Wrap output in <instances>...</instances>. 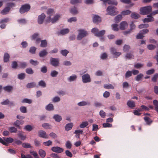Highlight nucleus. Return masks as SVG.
Wrapping results in <instances>:
<instances>
[{
	"mask_svg": "<svg viewBox=\"0 0 158 158\" xmlns=\"http://www.w3.org/2000/svg\"><path fill=\"white\" fill-rule=\"evenodd\" d=\"M116 8L112 6H108L106 9L107 13L106 14L111 15H115L117 14L118 12L116 11Z\"/></svg>",
	"mask_w": 158,
	"mask_h": 158,
	"instance_id": "f257e3e1",
	"label": "nucleus"
},
{
	"mask_svg": "<svg viewBox=\"0 0 158 158\" xmlns=\"http://www.w3.org/2000/svg\"><path fill=\"white\" fill-rule=\"evenodd\" d=\"M140 13L141 14L147 15L150 13L152 11V7L151 6H148L140 8Z\"/></svg>",
	"mask_w": 158,
	"mask_h": 158,
	"instance_id": "f03ea898",
	"label": "nucleus"
},
{
	"mask_svg": "<svg viewBox=\"0 0 158 158\" xmlns=\"http://www.w3.org/2000/svg\"><path fill=\"white\" fill-rule=\"evenodd\" d=\"M91 32L94 34L95 36L98 37L103 36L106 32L105 31L103 30L99 31L98 29L96 28H94L92 29Z\"/></svg>",
	"mask_w": 158,
	"mask_h": 158,
	"instance_id": "7ed1b4c3",
	"label": "nucleus"
},
{
	"mask_svg": "<svg viewBox=\"0 0 158 158\" xmlns=\"http://www.w3.org/2000/svg\"><path fill=\"white\" fill-rule=\"evenodd\" d=\"M78 31L79 32L78 34L77 37V39L78 40H81L83 38L85 37L88 34L87 31L83 30H78Z\"/></svg>",
	"mask_w": 158,
	"mask_h": 158,
	"instance_id": "20e7f679",
	"label": "nucleus"
},
{
	"mask_svg": "<svg viewBox=\"0 0 158 158\" xmlns=\"http://www.w3.org/2000/svg\"><path fill=\"white\" fill-rule=\"evenodd\" d=\"M60 16V15L56 14L52 18L50 17H48L46 21L47 22L54 23L59 19Z\"/></svg>",
	"mask_w": 158,
	"mask_h": 158,
	"instance_id": "39448f33",
	"label": "nucleus"
},
{
	"mask_svg": "<svg viewBox=\"0 0 158 158\" xmlns=\"http://www.w3.org/2000/svg\"><path fill=\"white\" fill-rule=\"evenodd\" d=\"M30 9V6L28 4H26L22 6L20 9L19 12L21 14H23L28 11Z\"/></svg>",
	"mask_w": 158,
	"mask_h": 158,
	"instance_id": "423d86ee",
	"label": "nucleus"
},
{
	"mask_svg": "<svg viewBox=\"0 0 158 158\" xmlns=\"http://www.w3.org/2000/svg\"><path fill=\"white\" fill-rule=\"evenodd\" d=\"M59 60L58 58H54L51 57L50 59V64L54 67L59 66Z\"/></svg>",
	"mask_w": 158,
	"mask_h": 158,
	"instance_id": "0eeeda50",
	"label": "nucleus"
},
{
	"mask_svg": "<svg viewBox=\"0 0 158 158\" xmlns=\"http://www.w3.org/2000/svg\"><path fill=\"white\" fill-rule=\"evenodd\" d=\"M82 82L84 83L89 82L91 81L90 75L87 74H84L82 76Z\"/></svg>",
	"mask_w": 158,
	"mask_h": 158,
	"instance_id": "6e6552de",
	"label": "nucleus"
},
{
	"mask_svg": "<svg viewBox=\"0 0 158 158\" xmlns=\"http://www.w3.org/2000/svg\"><path fill=\"white\" fill-rule=\"evenodd\" d=\"M51 150L53 152L58 153H61L64 150L62 148L58 146L52 147Z\"/></svg>",
	"mask_w": 158,
	"mask_h": 158,
	"instance_id": "1a4fd4ad",
	"label": "nucleus"
},
{
	"mask_svg": "<svg viewBox=\"0 0 158 158\" xmlns=\"http://www.w3.org/2000/svg\"><path fill=\"white\" fill-rule=\"evenodd\" d=\"M128 26V23L127 22L123 21L120 24L119 28L122 30H124L127 28Z\"/></svg>",
	"mask_w": 158,
	"mask_h": 158,
	"instance_id": "9d476101",
	"label": "nucleus"
},
{
	"mask_svg": "<svg viewBox=\"0 0 158 158\" xmlns=\"http://www.w3.org/2000/svg\"><path fill=\"white\" fill-rule=\"evenodd\" d=\"M46 15L43 13L41 15L39 16L38 19V22L39 24H42L43 21L45 18Z\"/></svg>",
	"mask_w": 158,
	"mask_h": 158,
	"instance_id": "9b49d317",
	"label": "nucleus"
},
{
	"mask_svg": "<svg viewBox=\"0 0 158 158\" xmlns=\"http://www.w3.org/2000/svg\"><path fill=\"white\" fill-rule=\"evenodd\" d=\"M24 122L22 120H17L14 122L13 125L17 127L20 129V125H22L23 124Z\"/></svg>",
	"mask_w": 158,
	"mask_h": 158,
	"instance_id": "f8f14e48",
	"label": "nucleus"
},
{
	"mask_svg": "<svg viewBox=\"0 0 158 158\" xmlns=\"http://www.w3.org/2000/svg\"><path fill=\"white\" fill-rule=\"evenodd\" d=\"M151 15H148L147 17L145 18L143 20L144 23H148L152 22L154 21V18Z\"/></svg>",
	"mask_w": 158,
	"mask_h": 158,
	"instance_id": "ddd939ff",
	"label": "nucleus"
},
{
	"mask_svg": "<svg viewBox=\"0 0 158 158\" xmlns=\"http://www.w3.org/2000/svg\"><path fill=\"white\" fill-rule=\"evenodd\" d=\"M38 135L40 137L45 138H48V136L46 135V132L42 130H40L39 131Z\"/></svg>",
	"mask_w": 158,
	"mask_h": 158,
	"instance_id": "4468645a",
	"label": "nucleus"
},
{
	"mask_svg": "<svg viewBox=\"0 0 158 158\" xmlns=\"http://www.w3.org/2000/svg\"><path fill=\"white\" fill-rule=\"evenodd\" d=\"M93 21L94 23H98L101 22V20L100 17L98 15H94Z\"/></svg>",
	"mask_w": 158,
	"mask_h": 158,
	"instance_id": "2eb2a0df",
	"label": "nucleus"
},
{
	"mask_svg": "<svg viewBox=\"0 0 158 158\" xmlns=\"http://www.w3.org/2000/svg\"><path fill=\"white\" fill-rule=\"evenodd\" d=\"M3 89L5 91H6L8 92H10L13 90V87L12 86L7 85L3 87Z\"/></svg>",
	"mask_w": 158,
	"mask_h": 158,
	"instance_id": "dca6fc26",
	"label": "nucleus"
},
{
	"mask_svg": "<svg viewBox=\"0 0 158 158\" xmlns=\"http://www.w3.org/2000/svg\"><path fill=\"white\" fill-rule=\"evenodd\" d=\"M54 13L55 11L54 10L51 8L48 9L47 12V14L48 15V17H50V18H51V16H52Z\"/></svg>",
	"mask_w": 158,
	"mask_h": 158,
	"instance_id": "f3484780",
	"label": "nucleus"
},
{
	"mask_svg": "<svg viewBox=\"0 0 158 158\" xmlns=\"http://www.w3.org/2000/svg\"><path fill=\"white\" fill-rule=\"evenodd\" d=\"M90 102H86L85 101H82L78 103L77 105L79 106H83L87 105H90Z\"/></svg>",
	"mask_w": 158,
	"mask_h": 158,
	"instance_id": "a211bd4d",
	"label": "nucleus"
},
{
	"mask_svg": "<svg viewBox=\"0 0 158 158\" xmlns=\"http://www.w3.org/2000/svg\"><path fill=\"white\" fill-rule=\"evenodd\" d=\"M73 126V124L72 123H70L66 124L65 127V130L68 131L70 130Z\"/></svg>",
	"mask_w": 158,
	"mask_h": 158,
	"instance_id": "6ab92c4d",
	"label": "nucleus"
},
{
	"mask_svg": "<svg viewBox=\"0 0 158 158\" xmlns=\"http://www.w3.org/2000/svg\"><path fill=\"white\" fill-rule=\"evenodd\" d=\"M10 10V8L9 7H6L1 11V13L3 15L7 14Z\"/></svg>",
	"mask_w": 158,
	"mask_h": 158,
	"instance_id": "aec40b11",
	"label": "nucleus"
},
{
	"mask_svg": "<svg viewBox=\"0 0 158 158\" xmlns=\"http://www.w3.org/2000/svg\"><path fill=\"white\" fill-rule=\"evenodd\" d=\"M40 46L42 48H45L47 46V42L46 40H41Z\"/></svg>",
	"mask_w": 158,
	"mask_h": 158,
	"instance_id": "412c9836",
	"label": "nucleus"
},
{
	"mask_svg": "<svg viewBox=\"0 0 158 158\" xmlns=\"http://www.w3.org/2000/svg\"><path fill=\"white\" fill-rule=\"evenodd\" d=\"M122 19V16L121 15H117L114 18L115 22L118 23Z\"/></svg>",
	"mask_w": 158,
	"mask_h": 158,
	"instance_id": "4be33fe9",
	"label": "nucleus"
},
{
	"mask_svg": "<svg viewBox=\"0 0 158 158\" xmlns=\"http://www.w3.org/2000/svg\"><path fill=\"white\" fill-rule=\"evenodd\" d=\"M53 118L55 119L56 121L58 122H60L62 119L61 117L58 114H55L54 115Z\"/></svg>",
	"mask_w": 158,
	"mask_h": 158,
	"instance_id": "5701e85b",
	"label": "nucleus"
},
{
	"mask_svg": "<svg viewBox=\"0 0 158 158\" xmlns=\"http://www.w3.org/2000/svg\"><path fill=\"white\" fill-rule=\"evenodd\" d=\"M10 56L7 53H5L4 56V61L5 62H7L9 61Z\"/></svg>",
	"mask_w": 158,
	"mask_h": 158,
	"instance_id": "b1692460",
	"label": "nucleus"
},
{
	"mask_svg": "<svg viewBox=\"0 0 158 158\" xmlns=\"http://www.w3.org/2000/svg\"><path fill=\"white\" fill-rule=\"evenodd\" d=\"M39 153L40 156L42 158H44L46 156L45 152L42 149L39 150Z\"/></svg>",
	"mask_w": 158,
	"mask_h": 158,
	"instance_id": "393cba45",
	"label": "nucleus"
},
{
	"mask_svg": "<svg viewBox=\"0 0 158 158\" xmlns=\"http://www.w3.org/2000/svg\"><path fill=\"white\" fill-rule=\"evenodd\" d=\"M104 87L105 89H114V86L110 84H104Z\"/></svg>",
	"mask_w": 158,
	"mask_h": 158,
	"instance_id": "a878e982",
	"label": "nucleus"
},
{
	"mask_svg": "<svg viewBox=\"0 0 158 158\" xmlns=\"http://www.w3.org/2000/svg\"><path fill=\"white\" fill-rule=\"evenodd\" d=\"M48 52L46 50H44L39 52V55L40 57H42L46 56Z\"/></svg>",
	"mask_w": 158,
	"mask_h": 158,
	"instance_id": "bb28decb",
	"label": "nucleus"
},
{
	"mask_svg": "<svg viewBox=\"0 0 158 158\" xmlns=\"http://www.w3.org/2000/svg\"><path fill=\"white\" fill-rule=\"evenodd\" d=\"M144 119L146 124L148 125H150L152 122V121L150 118L148 117H144Z\"/></svg>",
	"mask_w": 158,
	"mask_h": 158,
	"instance_id": "cd10ccee",
	"label": "nucleus"
},
{
	"mask_svg": "<svg viewBox=\"0 0 158 158\" xmlns=\"http://www.w3.org/2000/svg\"><path fill=\"white\" fill-rule=\"evenodd\" d=\"M46 109L49 111L53 110L54 108L53 105L52 104H49L46 106Z\"/></svg>",
	"mask_w": 158,
	"mask_h": 158,
	"instance_id": "c85d7f7f",
	"label": "nucleus"
},
{
	"mask_svg": "<svg viewBox=\"0 0 158 158\" xmlns=\"http://www.w3.org/2000/svg\"><path fill=\"white\" fill-rule=\"evenodd\" d=\"M69 30L68 28L61 30L60 31V33L62 35H64L69 33Z\"/></svg>",
	"mask_w": 158,
	"mask_h": 158,
	"instance_id": "c756f323",
	"label": "nucleus"
},
{
	"mask_svg": "<svg viewBox=\"0 0 158 158\" xmlns=\"http://www.w3.org/2000/svg\"><path fill=\"white\" fill-rule=\"evenodd\" d=\"M35 83L34 82H32L28 83L26 85V87L28 88H31L35 87Z\"/></svg>",
	"mask_w": 158,
	"mask_h": 158,
	"instance_id": "7c9ffc66",
	"label": "nucleus"
},
{
	"mask_svg": "<svg viewBox=\"0 0 158 158\" xmlns=\"http://www.w3.org/2000/svg\"><path fill=\"white\" fill-rule=\"evenodd\" d=\"M153 104L154 106L155 110L158 113V101L155 100L153 101Z\"/></svg>",
	"mask_w": 158,
	"mask_h": 158,
	"instance_id": "2f4dec72",
	"label": "nucleus"
},
{
	"mask_svg": "<svg viewBox=\"0 0 158 158\" xmlns=\"http://www.w3.org/2000/svg\"><path fill=\"white\" fill-rule=\"evenodd\" d=\"M77 76L76 75L73 74V75L70 76L68 78V80L71 82L74 81L76 79Z\"/></svg>",
	"mask_w": 158,
	"mask_h": 158,
	"instance_id": "473e14b6",
	"label": "nucleus"
},
{
	"mask_svg": "<svg viewBox=\"0 0 158 158\" xmlns=\"http://www.w3.org/2000/svg\"><path fill=\"white\" fill-rule=\"evenodd\" d=\"M88 125V123L87 121L83 122L80 125L81 128H84Z\"/></svg>",
	"mask_w": 158,
	"mask_h": 158,
	"instance_id": "72a5a7b5",
	"label": "nucleus"
},
{
	"mask_svg": "<svg viewBox=\"0 0 158 158\" xmlns=\"http://www.w3.org/2000/svg\"><path fill=\"white\" fill-rule=\"evenodd\" d=\"M27 66V64L25 62H21L19 64V66L22 68H24Z\"/></svg>",
	"mask_w": 158,
	"mask_h": 158,
	"instance_id": "f704fd0d",
	"label": "nucleus"
},
{
	"mask_svg": "<svg viewBox=\"0 0 158 158\" xmlns=\"http://www.w3.org/2000/svg\"><path fill=\"white\" fill-rule=\"evenodd\" d=\"M22 103H27L28 104H31L32 101L31 100L29 99L28 98H24L23 100L22 101Z\"/></svg>",
	"mask_w": 158,
	"mask_h": 158,
	"instance_id": "c9c22d12",
	"label": "nucleus"
},
{
	"mask_svg": "<svg viewBox=\"0 0 158 158\" xmlns=\"http://www.w3.org/2000/svg\"><path fill=\"white\" fill-rule=\"evenodd\" d=\"M20 111L22 113H25L27 112V107L24 106H22L19 108Z\"/></svg>",
	"mask_w": 158,
	"mask_h": 158,
	"instance_id": "e433bc0d",
	"label": "nucleus"
},
{
	"mask_svg": "<svg viewBox=\"0 0 158 158\" xmlns=\"http://www.w3.org/2000/svg\"><path fill=\"white\" fill-rule=\"evenodd\" d=\"M131 16L133 19H137L140 16L138 14L134 13L131 14Z\"/></svg>",
	"mask_w": 158,
	"mask_h": 158,
	"instance_id": "4c0bfd02",
	"label": "nucleus"
},
{
	"mask_svg": "<svg viewBox=\"0 0 158 158\" xmlns=\"http://www.w3.org/2000/svg\"><path fill=\"white\" fill-rule=\"evenodd\" d=\"M38 85L42 87L43 88L46 87V84L45 82L42 80L40 81L38 83Z\"/></svg>",
	"mask_w": 158,
	"mask_h": 158,
	"instance_id": "58836bf2",
	"label": "nucleus"
},
{
	"mask_svg": "<svg viewBox=\"0 0 158 158\" xmlns=\"http://www.w3.org/2000/svg\"><path fill=\"white\" fill-rule=\"evenodd\" d=\"M25 77V74L24 73H22L19 74L18 76V78L20 80L23 79Z\"/></svg>",
	"mask_w": 158,
	"mask_h": 158,
	"instance_id": "ea45409f",
	"label": "nucleus"
},
{
	"mask_svg": "<svg viewBox=\"0 0 158 158\" xmlns=\"http://www.w3.org/2000/svg\"><path fill=\"white\" fill-rule=\"evenodd\" d=\"M26 72L27 73L30 74H32L34 73V72L31 68H27L26 69Z\"/></svg>",
	"mask_w": 158,
	"mask_h": 158,
	"instance_id": "a19ab883",
	"label": "nucleus"
},
{
	"mask_svg": "<svg viewBox=\"0 0 158 158\" xmlns=\"http://www.w3.org/2000/svg\"><path fill=\"white\" fill-rule=\"evenodd\" d=\"M108 4H112L117 6L118 4V2L115 0H109Z\"/></svg>",
	"mask_w": 158,
	"mask_h": 158,
	"instance_id": "79ce46f5",
	"label": "nucleus"
},
{
	"mask_svg": "<svg viewBox=\"0 0 158 158\" xmlns=\"http://www.w3.org/2000/svg\"><path fill=\"white\" fill-rule=\"evenodd\" d=\"M9 131L11 133H16L17 131V129L14 127H11L8 129Z\"/></svg>",
	"mask_w": 158,
	"mask_h": 158,
	"instance_id": "37998d69",
	"label": "nucleus"
},
{
	"mask_svg": "<svg viewBox=\"0 0 158 158\" xmlns=\"http://www.w3.org/2000/svg\"><path fill=\"white\" fill-rule=\"evenodd\" d=\"M23 147L25 148H31V146L30 144L29 143H24L22 144Z\"/></svg>",
	"mask_w": 158,
	"mask_h": 158,
	"instance_id": "c03bdc74",
	"label": "nucleus"
},
{
	"mask_svg": "<svg viewBox=\"0 0 158 158\" xmlns=\"http://www.w3.org/2000/svg\"><path fill=\"white\" fill-rule=\"evenodd\" d=\"M24 129L26 131H30L32 130V127L31 125H27L24 127Z\"/></svg>",
	"mask_w": 158,
	"mask_h": 158,
	"instance_id": "a18cd8bd",
	"label": "nucleus"
},
{
	"mask_svg": "<svg viewBox=\"0 0 158 158\" xmlns=\"http://www.w3.org/2000/svg\"><path fill=\"white\" fill-rule=\"evenodd\" d=\"M4 139L6 141V142L7 143H11L14 140L13 139L10 137L7 138H4Z\"/></svg>",
	"mask_w": 158,
	"mask_h": 158,
	"instance_id": "49530a36",
	"label": "nucleus"
},
{
	"mask_svg": "<svg viewBox=\"0 0 158 158\" xmlns=\"http://www.w3.org/2000/svg\"><path fill=\"white\" fill-rule=\"evenodd\" d=\"M29 62L30 64L34 66L37 65L39 64V62L36 60H34L32 59L30 60Z\"/></svg>",
	"mask_w": 158,
	"mask_h": 158,
	"instance_id": "de8ad7c7",
	"label": "nucleus"
},
{
	"mask_svg": "<svg viewBox=\"0 0 158 158\" xmlns=\"http://www.w3.org/2000/svg\"><path fill=\"white\" fill-rule=\"evenodd\" d=\"M50 125L48 123H44L42 124V126L46 129H49L50 128Z\"/></svg>",
	"mask_w": 158,
	"mask_h": 158,
	"instance_id": "09e8293b",
	"label": "nucleus"
},
{
	"mask_svg": "<svg viewBox=\"0 0 158 158\" xmlns=\"http://www.w3.org/2000/svg\"><path fill=\"white\" fill-rule=\"evenodd\" d=\"M36 48L34 47H31L29 49V52L32 54H35V52Z\"/></svg>",
	"mask_w": 158,
	"mask_h": 158,
	"instance_id": "8fccbe9b",
	"label": "nucleus"
},
{
	"mask_svg": "<svg viewBox=\"0 0 158 158\" xmlns=\"http://www.w3.org/2000/svg\"><path fill=\"white\" fill-rule=\"evenodd\" d=\"M18 136L22 140H24L26 138V136H24L23 135V132H22L18 134Z\"/></svg>",
	"mask_w": 158,
	"mask_h": 158,
	"instance_id": "3c124183",
	"label": "nucleus"
},
{
	"mask_svg": "<svg viewBox=\"0 0 158 158\" xmlns=\"http://www.w3.org/2000/svg\"><path fill=\"white\" fill-rule=\"evenodd\" d=\"M113 30L115 31H117L118 30V25L117 24H114L112 25Z\"/></svg>",
	"mask_w": 158,
	"mask_h": 158,
	"instance_id": "603ef678",
	"label": "nucleus"
},
{
	"mask_svg": "<svg viewBox=\"0 0 158 158\" xmlns=\"http://www.w3.org/2000/svg\"><path fill=\"white\" fill-rule=\"evenodd\" d=\"M69 52V51L66 49L62 50L60 51L61 54L64 56H66Z\"/></svg>",
	"mask_w": 158,
	"mask_h": 158,
	"instance_id": "864d4df0",
	"label": "nucleus"
},
{
	"mask_svg": "<svg viewBox=\"0 0 158 158\" xmlns=\"http://www.w3.org/2000/svg\"><path fill=\"white\" fill-rule=\"evenodd\" d=\"M144 37V36L143 35L140 31L136 35V38L137 39H141Z\"/></svg>",
	"mask_w": 158,
	"mask_h": 158,
	"instance_id": "5fc2aeb1",
	"label": "nucleus"
},
{
	"mask_svg": "<svg viewBox=\"0 0 158 158\" xmlns=\"http://www.w3.org/2000/svg\"><path fill=\"white\" fill-rule=\"evenodd\" d=\"M143 64L140 63H137L135 64L134 67L137 69H139L142 67Z\"/></svg>",
	"mask_w": 158,
	"mask_h": 158,
	"instance_id": "6e6d98bb",
	"label": "nucleus"
},
{
	"mask_svg": "<svg viewBox=\"0 0 158 158\" xmlns=\"http://www.w3.org/2000/svg\"><path fill=\"white\" fill-rule=\"evenodd\" d=\"M81 2L82 0H72L71 3L73 4H75L78 3H80Z\"/></svg>",
	"mask_w": 158,
	"mask_h": 158,
	"instance_id": "4d7b16f0",
	"label": "nucleus"
},
{
	"mask_svg": "<svg viewBox=\"0 0 158 158\" xmlns=\"http://www.w3.org/2000/svg\"><path fill=\"white\" fill-rule=\"evenodd\" d=\"M58 74V72L55 70L52 71L51 73V76L52 77H56Z\"/></svg>",
	"mask_w": 158,
	"mask_h": 158,
	"instance_id": "13d9d810",
	"label": "nucleus"
},
{
	"mask_svg": "<svg viewBox=\"0 0 158 158\" xmlns=\"http://www.w3.org/2000/svg\"><path fill=\"white\" fill-rule=\"evenodd\" d=\"M143 76V75L142 74H139L136 76L135 78L136 80L137 81H139L142 78Z\"/></svg>",
	"mask_w": 158,
	"mask_h": 158,
	"instance_id": "bf43d9fd",
	"label": "nucleus"
},
{
	"mask_svg": "<svg viewBox=\"0 0 158 158\" xmlns=\"http://www.w3.org/2000/svg\"><path fill=\"white\" fill-rule=\"evenodd\" d=\"M135 104L134 102L132 101H129V107L133 108L135 107Z\"/></svg>",
	"mask_w": 158,
	"mask_h": 158,
	"instance_id": "052dcab7",
	"label": "nucleus"
},
{
	"mask_svg": "<svg viewBox=\"0 0 158 158\" xmlns=\"http://www.w3.org/2000/svg\"><path fill=\"white\" fill-rule=\"evenodd\" d=\"M156 47L155 45L152 44H149L147 46L148 48L150 50H152L155 49Z\"/></svg>",
	"mask_w": 158,
	"mask_h": 158,
	"instance_id": "680f3d73",
	"label": "nucleus"
},
{
	"mask_svg": "<svg viewBox=\"0 0 158 158\" xmlns=\"http://www.w3.org/2000/svg\"><path fill=\"white\" fill-rule=\"evenodd\" d=\"M41 71L43 73H46L47 71V67L46 66H43L41 69Z\"/></svg>",
	"mask_w": 158,
	"mask_h": 158,
	"instance_id": "e2e57ef3",
	"label": "nucleus"
},
{
	"mask_svg": "<svg viewBox=\"0 0 158 158\" xmlns=\"http://www.w3.org/2000/svg\"><path fill=\"white\" fill-rule=\"evenodd\" d=\"M70 12L72 14H76L77 13V11L76 8L74 7L71 9Z\"/></svg>",
	"mask_w": 158,
	"mask_h": 158,
	"instance_id": "0e129e2a",
	"label": "nucleus"
},
{
	"mask_svg": "<svg viewBox=\"0 0 158 158\" xmlns=\"http://www.w3.org/2000/svg\"><path fill=\"white\" fill-rule=\"evenodd\" d=\"M21 155L22 158H33V157L31 155L29 154L25 156L22 153Z\"/></svg>",
	"mask_w": 158,
	"mask_h": 158,
	"instance_id": "69168bd1",
	"label": "nucleus"
},
{
	"mask_svg": "<svg viewBox=\"0 0 158 158\" xmlns=\"http://www.w3.org/2000/svg\"><path fill=\"white\" fill-rule=\"evenodd\" d=\"M103 126L104 127H112V124L108 123H103Z\"/></svg>",
	"mask_w": 158,
	"mask_h": 158,
	"instance_id": "338daca9",
	"label": "nucleus"
},
{
	"mask_svg": "<svg viewBox=\"0 0 158 158\" xmlns=\"http://www.w3.org/2000/svg\"><path fill=\"white\" fill-rule=\"evenodd\" d=\"M65 146L67 148L70 149L72 147V144L70 142L68 141L66 143Z\"/></svg>",
	"mask_w": 158,
	"mask_h": 158,
	"instance_id": "774afa93",
	"label": "nucleus"
}]
</instances>
